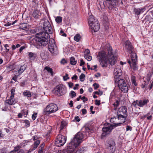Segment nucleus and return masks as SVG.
I'll return each instance as SVG.
<instances>
[{
  "label": "nucleus",
  "instance_id": "obj_12",
  "mask_svg": "<svg viewBox=\"0 0 153 153\" xmlns=\"http://www.w3.org/2000/svg\"><path fill=\"white\" fill-rule=\"evenodd\" d=\"M90 27L92 30V32L93 31L94 32H97L100 29V24L98 21H96L94 23H93L92 24H90Z\"/></svg>",
  "mask_w": 153,
  "mask_h": 153
},
{
  "label": "nucleus",
  "instance_id": "obj_48",
  "mask_svg": "<svg viewBox=\"0 0 153 153\" xmlns=\"http://www.w3.org/2000/svg\"><path fill=\"white\" fill-rule=\"evenodd\" d=\"M138 100H136V101H134L132 103V105H133L134 107H136V106L137 105H138Z\"/></svg>",
  "mask_w": 153,
  "mask_h": 153
},
{
  "label": "nucleus",
  "instance_id": "obj_8",
  "mask_svg": "<svg viewBox=\"0 0 153 153\" xmlns=\"http://www.w3.org/2000/svg\"><path fill=\"white\" fill-rule=\"evenodd\" d=\"M66 137L61 134H59L57 137V140L55 142L56 145L60 147L65 143L66 141Z\"/></svg>",
  "mask_w": 153,
  "mask_h": 153
},
{
  "label": "nucleus",
  "instance_id": "obj_50",
  "mask_svg": "<svg viewBox=\"0 0 153 153\" xmlns=\"http://www.w3.org/2000/svg\"><path fill=\"white\" fill-rule=\"evenodd\" d=\"M93 85L94 87V89L95 90L97 89L99 86V85L96 83H94Z\"/></svg>",
  "mask_w": 153,
  "mask_h": 153
},
{
  "label": "nucleus",
  "instance_id": "obj_55",
  "mask_svg": "<svg viewBox=\"0 0 153 153\" xmlns=\"http://www.w3.org/2000/svg\"><path fill=\"white\" fill-rule=\"evenodd\" d=\"M82 99L83 100V102H85L86 101H88V99L85 97L84 96H83L82 98Z\"/></svg>",
  "mask_w": 153,
  "mask_h": 153
},
{
  "label": "nucleus",
  "instance_id": "obj_36",
  "mask_svg": "<svg viewBox=\"0 0 153 153\" xmlns=\"http://www.w3.org/2000/svg\"><path fill=\"white\" fill-rule=\"evenodd\" d=\"M28 110L25 109H23L21 111V113L22 115H24V117H26L27 115L28 114Z\"/></svg>",
  "mask_w": 153,
  "mask_h": 153
},
{
  "label": "nucleus",
  "instance_id": "obj_34",
  "mask_svg": "<svg viewBox=\"0 0 153 153\" xmlns=\"http://www.w3.org/2000/svg\"><path fill=\"white\" fill-rule=\"evenodd\" d=\"M120 104V101L119 100H117L116 102L113 104L114 108V110H116L117 108L119 106Z\"/></svg>",
  "mask_w": 153,
  "mask_h": 153
},
{
  "label": "nucleus",
  "instance_id": "obj_13",
  "mask_svg": "<svg viewBox=\"0 0 153 153\" xmlns=\"http://www.w3.org/2000/svg\"><path fill=\"white\" fill-rule=\"evenodd\" d=\"M114 80L115 84L117 85L119 88H122L123 85L126 83L125 80L120 78L114 79Z\"/></svg>",
  "mask_w": 153,
  "mask_h": 153
},
{
  "label": "nucleus",
  "instance_id": "obj_39",
  "mask_svg": "<svg viewBox=\"0 0 153 153\" xmlns=\"http://www.w3.org/2000/svg\"><path fill=\"white\" fill-rule=\"evenodd\" d=\"M23 94L25 96H27L28 97H31V95L30 91L24 92L23 93Z\"/></svg>",
  "mask_w": 153,
  "mask_h": 153
},
{
  "label": "nucleus",
  "instance_id": "obj_15",
  "mask_svg": "<svg viewBox=\"0 0 153 153\" xmlns=\"http://www.w3.org/2000/svg\"><path fill=\"white\" fill-rule=\"evenodd\" d=\"M117 117L118 120L119 126H120V124L123 123L125 121L126 118L124 115L120 114H117Z\"/></svg>",
  "mask_w": 153,
  "mask_h": 153
},
{
  "label": "nucleus",
  "instance_id": "obj_45",
  "mask_svg": "<svg viewBox=\"0 0 153 153\" xmlns=\"http://www.w3.org/2000/svg\"><path fill=\"white\" fill-rule=\"evenodd\" d=\"M16 22V21H15L13 22L12 24L10 22H7L6 24L4 25V26L6 27H8L10 26L11 25H13Z\"/></svg>",
  "mask_w": 153,
  "mask_h": 153
},
{
  "label": "nucleus",
  "instance_id": "obj_64",
  "mask_svg": "<svg viewBox=\"0 0 153 153\" xmlns=\"http://www.w3.org/2000/svg\"><path fill=\"white\" fill-rule=\"evenodd\" d=\"M24 151L23 149H20L19 151V152H17V153H24Z\"/></svg>",
  "mask_w": 153,
  "mask_h": 153
},
{
  "label": "nucleus",
  "instance_id": "obj_30",
  "mask_svg": "<svg viewBox=\"0 0 153 153\" xmlns=\"http://www.w3.org/2000/svg\"><path fill=\"white\" fill-rule=\"evenodd\" d=\"M44 70H45L51 74L52 76L53 75V71L52 69L48 66L45 67Z\"/></svg>",
  "mask_w": 153,
  "mask_h": 153
},
{
  "label": "nucleus",
  "instance_id": "obj_23",
  "mask_svg": "<svg viewBox=\"0 0 153 153\" xmlns=\"http://www.w3.org/2000/svg\"><path fill=\"white\" fill-rule=\"evenodd\" d=\"M119 89L124 93H126L128 92V86L126 83H124L122 87Z\"/></svg>",
  "mask_w": 153,
  "mask_h": 153
},
{
  "label": "nucleus",
  "instance_id": "obj_56",
  "mask_svg": "<svg viewBox=\"0 0 153 153\" xmlns=\"http://www.w3.org/2000/svg\"><path fill=\"white\" fill-rule=\"evenodd\" d=\"M61 63L62 64H64L65 63H67V62L65 59H63L61 61Z\"/></svg>",
  "mask_w": 153,
  "mask_h": 153
},
{
  "label": "nucleus",
  "instance_id": "obj_29",
  "mask_svg": "<svg viewBox=\"0 0 153 153\" xmlns=\"http://www.w3.org/2000/svg\"><path fill=\"white\" fill-rule=\"evenodd\" d=\"M26 68V67L25 65H22L18 70L19 75L21 74L25 70Z\"/></svg>",
  "mask_w": 153,
  "mask_h": 153
},
{
  "label": "nucleus",
  "instance_id": "obj_57",
  "mask_svg": "<svg viewBox=\"0 0 153 153\" xmlns=\"http://www.w3.org/2000/svg\"><path fill=\"white\" fill-rule=\"evenodd\" d=\"M85 63V62L83 61V59H81L80 60V63L79 64L80 66H82L84 65Z\"/></svg>",
  "mask_w": 153,
  "mask_h": 153
},
{
  "label": "nucleus",
  "instance_id": "obj_16",
  "mask_svg": "<svg viewBox=\"0 0 153 153\" xmlns=\"http://www.w3.org/2000/svg\"><path fill=\"white\" fill-rule=\"evenodd\" d=\"M145 10L144 7L135 8L134 9V13L138 16L142 13Z\"/></svg>",
  "mask_w": 153,
  "mask_h": 153
},
{
  "label": "nucleus",
  "instance_id": "obj_31",
  "mask_svg": "<svg viewBox=\"0 0 153 153\" xmlns=\"http://www.w3.org/2000/svg\"><path fill=\"white\" fill-rule=\"evenodd\" d=\"M131 81L133 85L136 86L137 85V83L136 82V77L135 76H132L131 77Z\"/></svg>",
  "mask_w": 153,
  "mask_h": 153
},
{
  "label": "nucleus",
  "instance_id": "obj_28",
  "mask_svg": "<svg viewBox=\"0 0 153 153\" xmlns=\"http://www.w3.org/2000/svg\"><path fill=\"white\" fill-rule=\"evenodd\" d=\"M28 25L26 23H22L19 25V28L22 30H25L27 29Z\"/></svg>",
  "mask_w": 153,
  "mask_h": 153
},
{
  "label": "nucleus",
  "instance_id": "obj_61",
  "mask_svg": "<svg viewBox=\"0 0 153 153\" xmlns=\"http://www.w3.org/2000/svg\"><path fill=\"white\" fill-rule=\"evenodd\" d=\"M9 47V46L8 44H6L4 45V47L7 50V52H8L9 51V49H8V48H7V47Z\"/></svg>",
  "mask_w": 153,
  "mask_h": 153
},
{
  "label": "nucleus",
  "instance_id": "obj_44",
  "mask_svg": "<svg viewBox=\"0 0 153 153\" xmlns=\"http://www.w3.org/2000/svg\"><path fill=\"white\" fill-rule=\"evenodd\" d=\"M70 95L72 98H73L74 97L76 96V94L75 92L73 91H71L70 93Z\"/></svg>",
  "mask_w": 153,
  "mask_h": 153
},
{
  "label": "nucleus",
  "instance_id": "obj_26",
  "mask_svg": "<svg viewBox=\"0 0 153 153\" xmlns=\"http://www.w3.org/2000/svg\"><path fill=\"white\" fill-rule=\"evenodd\" d=\"M39 11L38 10H35L33 12V16L36 19H38L39 16Z\"/></svg>",
  "mask_w": 153,
  "mask_h": 153
},
{
  "label": "nucleus",
  "instance_id": "obj_46",
  "mask_svg": "<svg viewBox=\"0 0 153 153\" xmlns=\"http://www.w3.org/2000/svg\"><path fill=\"white\" fill-rule=\"evenodd\" d=\"M94 93L95 94H97V95H101L103 94V92L102 91H101L100 90H99L98 91H95L94 92Z\"/></svg>",
  "mask_w": 153,
  "mask_h": 153
},
{
  "label": "nucleus",
  "instance_id": "obj_63",
  "mask_svg": "<svg viewBox=\"0 0 153 153\" xmlns=\"http://www.w3.org/2000/svg\"><path fill=\"white\" fill-rule=\"evenodd\" d=\"M45 146V144H41L39 147V149H42L43 148L44 146Z\"/></svg>",
  "mask_w": 153,
  "mask_h": 153
},
{
  "label": "nucleus",
  "instance_id": "obj_11",
  "mask_svg": "<svg viewBox=\"0 0 153 153\" xmlns=\"http://www.w3.org/2000/svg\"><path fill=\"white\" fill-rule=\"evenodd\" d=\"M114 128L113 126L110 125L108 127H103L102 128L103 132L102 134V136L105 137L108 134H109Z\"/></svg>",
  "mask_w": 153,
  "mask_h": 153
},
{
  "label": "nucleus",
  "instance_id": "obj_32",
  "mask_svg": "<svg viewBox=\"0 0 153 153\" xmlns=\"http://www.w3.org/2000/svg\"><path fill=\"white\" fill-rule=\"evenodd\" d=\"M131 81L133 85L136 86L137 85V83L136 82V77L135 76H132L131 77Z\"/></svg>",
  "mask_w": 153,
  "mask_h": 153
},
{
  "label": "nucleus",
  "instance_id": "obj_37",
  "mask_svg": "<svg viewBox=\"0 0 153 153\" xmlns=\"http://www.w3.org/2000/svg\"><path fill=\"white\" fill-rule=\"evenodd\" d=\"M80 38L81 36L80 34H77L74 36V39L75 41L76 42H79Z\"/></svg>",
  "mask_w": 153,
  "mask_h": 153
},
{
  "label": "nucleus",
  "instance_id": "obj_41",
  "mask_svg": "<svg viewBox=\"0 0 153 153\" xmlns=\"http://www.w3.org/2000/svg\"><path fill=\"white\" fill-rule=\"evenodd\" d=\"M85 77V74L83 73L82 74L79 76V79L81 82H83L84 81V79Z\"/></svg>",
  "mask_w": 153,
  "mask_h": 153
},
{
  "label": "nucleus",
  "instance_id": "obj_2",
  "mask_svg": "<svg viewBox=\"0 0 153 153\" xmlns=\"http://www.w3.org/2000/svg\"><path fill=\"white\" fill-rule=\"evenodd\" d=\"M107 47L106 52L104 51H101L98 53L97 56L98 59L102 67H107L108 62L110 65H114L117 58V52L113 51L111 46L108 45V47Z\"/></svg>",
  "mask_w": 153,
  "mask_h": 153
},
{
  "label": "nucleus",
  "instance_id": "obj_49",
  "mask_svg": "<svg viewBox=\"0 0 153 153\" xmlns=\"http://www.w3.org/2000/svg\"><path fill=\"white\" fill-rule=\"evenodd\" d=\"M90 53V51L89 50L86 49L85 50L84 52V55L85 56H86V55H89Z\"/></svg>",
  "mask_w": 153,
  "mask_h": 153
},
{
  "label": "nucleus",
  "instance_id": "obj_51",
  "mask_svg": "<svg viewBox=\"0 0 153 153\" xmlns=\"http://www.w3.org/2000/svg\"><path fill=\"white\" fill-rule=\"evenodd\" d=\"M95 105H97L99 106L100 105V101L96 100H95Z\"/></svg>",
  "mask_w": 153,
  "mask_h": 153
},
{
  "label": "nucleus",
  "instance_id": "obj_62",
  "mask_svg": "<svg viewBox=\"0 0 153 153\" xmlns=\"http://www.w3.org/2000/svg\"><path fill=\"white\" fill-rule=\"evenodd\" d=\"M77 76L76 75L73 76L72 77V79H74L75 80H76L77 79Z\"/></svg>",
  "mask_w": 153,
  "mask_h": 153
},
{
  "label": "nucleus",
  "instance_id": "obj_21",
  "mask_svg": "<svg viewBox=\"0 0 153 153\" xmlns=\"http://www.w3.org/2000/svg\"><path fill=\"white\" fill-rule=\"evenodd\" d=\"M149 102L148 100L145 99L143 100H138V106L140 107H142L146 104Z\"/></svg>",
  "mask_w": 153,
  "mask_h": 153
},
{
  "label": "nucleus",
  "instance_id": "obj_9",
  "mask_svg": "<svg viewBox=\"0 0 153 153\" xmlns=\"http://www.w3.org/2000/svg\"><path fill=\"white\" fill-rule=\"evenodd\" d=\"M56 94L59 96L63 95L66 93V89L65 87L62 85L57 86L55 89Z\"/></svg>",
  "mask_w": 153,
  "mask_h": 153
},
{
  "label": "nucleus",
  "instance_id": "obj_4",
  "mask_svg": "<svg viewBox=\"0 0 153 153\" xmlns=\"http://www.w3.org/2000/svg\"><path fill=\"white\" fill-rule=\"evenodd\" d=\"M83 138V136L82 133L78 132L75 135L73 139L71 140V143H75V144H72L73 147L72 148H73L74 151H75V152H73V153H82L85 151V147L79 148L78 149L76 148L82 142V139Z\"/></svg>",
  "mask_w": 153,
  "mask_h": 153
},
{
  "label": "nucleus",
  "instance_id": "obj_42",
  "mask_svg": "<svg viewBox=\"0 0 153 153\" xmlns=\"http://www.w3.org/2000/svg\"><path fill=\"white\" fill-rule=\"evenodd\" d=\"M84 57L87 59L88 61H91L92 59L91 56L89 55H86V56H85Z\"/></svg>",
  "mask_w": 153,
  "mask_h": 153
},
{
  "label": "nucleus",
  "instance_id": "obj_52",
  "mask_svg": "<svg viewBox=\"0 0 153 153\" xmlns=\"http://www.w3.org/2000/svg\"><path fill=\"white\" fill-rule=\"evenodd\" d=\"M37 116V113H34L32 115V118L33 120H35L36 119V117Z\"/></svg>",
  "mask_w": 153,
  "mask_h": 153
},
{
  "label": "nucleus",
  "instance_id": "obj_38",
  "mask_svg": "<svg viewBox=\"0 0 153 153\" xmlns=\"http://www.w3.org/2000/svg\"><path fill=\"white\" fill-rule=\"evenodd\" d=\"M29 58L30 60H34L35 58V56H34V54L31 52L29 53Z\"/></svg>",
  "mask_w": 153,
  "mask_h": 153
},
{
  "label": "nucleus",
  "instance_id": "obj_24",
  "mask_svg": "<svg viewBox=\"0 0 153 153\" xmlns=\"http://www.w3.org/2000/svg\"><path fill=\"white\" fill-rule=\"evenodd\" d=\"M96 21H98L97 19H95L94 18V16L92 15H91L89 16L88 19V22L89 25L90 24H92L93 23H94Z\"/></svg>",
  "mask_w": 153,
  "mask_h": 153
},
{
  "label": "nucleus",
  "instance_id": "obj_60",
  "mask_svg": "<svg viewBox=\"0 0 153 153\" xmlns=\"http://www.w3.org/2000/svg\"><path fill=\"white\" fill-rule=\"evenodd\" d=\"M75 119L76 121H77L78 122H79L80 120V119L79 118V117L78 116L75 117Z\"/></svg>",
  "mask_w": 153,
  "mask_h": 153
},
{
  "label": "nucleus",
  "instance_id": "obj_27",
  "mask_svg": "<svg viewBox=\"0 0 153 153\" xmlns=\"http://www.w3.org/2000/svg\"><path fill=\"white\" fill-rule=\"evenodd\" d=\"M40 143L39 140H37L34 143V145L33 146L32 149H31L30 151H32L34 150H35L38 146Z\"/></svg>",
  "mask_w": 153,
  "mask_h": 153
},
{
  "label": "nucleus",
  "instance_id": "obj_43",
  "mask_svg": "<svg viewBox=\"0 0 153 153\" xmlns=\"http://www.w3.org/2000/svg\"><path fill=\"white\" fill-rule=\"evenodd\" d=\"M63 78L64 81H66L67 79H69L70 78L68 76V74H66L65 75L63 76Z\"/></svg>",
  "mask_w": 153,
  "mask_h": 153
},
{
  "label": "nucleus",
  "instance_id": "obj_3",
  "mask_svg": "<svg viewBox=\"0 0 153 153\" xmlns=\"http://www.w3.org/2000/svg\"><path fill=\"white\" fill-rule=\"evenodd\" d=\"M125 45L126 50L131 54V61L128 60V62L129 64L131 67L134 71H136L138 69L137 63V56L136 53L134 51V48L131 42L128 40L126 41Z\"/></svg>",
  "mask_w": 153,
  "mask_h": 153
},
{
  "label": "nucleus",
  "instance_id": "obj_54",
  "mask_svg": "<svg viewBox=\"0 0 153 153\" xmlns=\"http://www.w3.org/2000/svg\"><path fill=\"white\" fill-rule=\"evenodd\" d=\"M132 129V127L129 126H127L126 127V130L127 131L129 130L131 131Z\"/></svg>",
  "mask_w": 153,
  "mask_h": 153
},
{
  "label": "nucleus",
  "instance_id": "obj_1",
  "mask_svg": "<svg viewBox=\"0 0 153 153\" xmlns=\"http://www.w3.org/2000/svg\"><path fill=\"white\" fill-rule=\"evenodd\" d=\"M49 34L44 32H40L37 33L36 37L33 39L31 42L34 46L42 47L45 46L48 43V48L51 53L54 54L57 50L54 39H51L48 42Z\"/></svg>",
  "mask_w": 153,
  "mask_h": 153
},
{
  "label": "nucleus",
  "instance_id": "obj_35",
  "mask_svg": "<svg viewBox=\"0 0 153 153\" xmlns=\"http://www.w3.org/2000/svg\"><path fill=\"white\" fill-rule=\"evenodd\" d=\"M70 63L72 65H74L76 64V62L75 61V58L71 57L70 59Z\"/></svg>",
  "mask_w": 153,
  "mask_h": 153
},
{
  "label": "nucleus",
  "instance_id": "obj_5",
  "mask_svg": "<svg viewBox=\"0 0 153 153\" xmlns=\"http://www.w3.org/2000/svg\"><path fill=\"white\" fill-rule=\"evenodd\" d=\"M58 109V107L54 103H50L44 109L43 114L44 115H47L55 112Z\"/></svg>",
  "mask_w": 153,
  "mask_h": 153
},
{
  "label": "nucleus",
  "instance_id": "obj_22",
  "mask_svg": "<svg viewBox=\"0 0 153 153\" xmlns=\"http://www.w3.org/2000/svg\"><path fill=\"white\" fill-rule=\"evenodd\" d=\"M5 102L9 105H14L16 103L15 99H9L5 101Z\"/></svg>",
  "mask_w": 153,
  "mask_h": 153
},
{
  "label": "nucleus",
  "instance_id": "obj_19",
  "mask_svg": "<svg viewBox=\"0 0 153 153\" xmlns=\"http://www.w3.org/2000/svg\"><path fill=\"white\" fill-rule=\"evenodd\" d=\"M127 111L126 108L125 107L122 106L120 107L118 111L117 114H122L123 115H127Z\"/></svg>",
  "mask_w": 153,
  "mask_h": 153
},
{
  "label": "nucleus",
  "instance_id": "obj_47",
  "mask_svg": "<svg viewBox=\"0 0 153 153\" xmlns=\"http://www.w3.org/2000/svg\"><path fill=\"white\" fill-rule=\"evenodd\" d=\"M21 148V146H16L14 147V150L16 152H18L19 151L20 149V148Z\"/></svg>",
  "mask_w": 153,
  "mask_h": 153
},
{
  "label": "nucleus",
  "instance_id": "obj_14",
  "mask_svg": "<svg viewBox=\"0 0 153 153\" xmlns=\"http://www.w3.org/2000/svg\"><path fill=\"white\" fill-rule=\"evenodd\" d=\"M122 71L120 68H116L114 70V79L120 78V76L122 74Z\"/></svg>",
  "mask_w": 153,
  "mask_h": 153
},
{
  "label": "nucleus",
  "instance_id": "obj_7",
  "mask_svg": "<svg viewBox=\"0 0 153 153\" xmlns=\"http://www.w3.org/2000/svg\"><path fill=\"white\" fill-rule=\"evenodd\" d=\"M43 29L45 32V33H46L49 34L52 33V29L51 27L49 22L47 20H45L43 26Z\"/></svg>",
  "mask_w": 153,
  "mask_h": 153
},
{
  "label": "nucleus",
  "instance_id": "obj_33",
  "mask_svg": "<svg viewBox=\"0 0 153 153\" xmlns=\"http://www.w3.org/2000/svg\"><path fill=\"white\" fill-rule=\"evenodd\" d=\"M66 123L65 121H62L61 123V125L60 127L59 131L60 132L66 126Z\"/></svg>",
  "mask_w": 153,
  "mask_h": 153
},
{
  "label": "nucleus",
  "instance_id": "obj_20",
  "mask_svg": "<svg viewBox=\"0 0 153 153\" xmlns=\"http://www.w3.org/2000/svg\"><path fill=\"white\" fill-rule=\"evenodd\" d=\"M98 4L97 7L98 9L100 10V8L102 10L104 9L105 7V5L103 0H99L97 1Z\"/></svg>",
  "mask_w": 153,
  "mask_h": 153
},
{
  "label": "nucleus",
  "instance_id": "obj_18",
  "mask_svg": "<svg viewBox=\"0 0 153 153\" xmlns=\"http://www.w3.org/2000/svg\"><path fill=\"white\" fill-rule=\"evenodd\" d=\"M110 121L111 123L114 124V125H112L113 126V127L119 126L118 120L117 116L116 117L111 118L110 120Z\"/></svg>",
  "mask_w": 153,
  "mask_h": 153
},
{
  "label": "nucleus",
  "instance_id": "obj_10",
  "mask_svg": "<svg viewBox=\"0 0 153 153\" xmlns=\"http://www.w3.org/2000/svg\"><path fill=\"white\" fill-rule=\"evenodd\" d=\"M75 143H70L67 147L63 150H60L58 152V153H73L75 152V151H74L73 147L72 144H75Z\"/></svg>",
  "mask_w": 153,
  "mask_h": 153
},
{
  "label": "nucleus",
  "instance_id": "obj_17",
  "mask_svg": "<svg viewBox=\"0 0 153 153\" xmlns=\"http://www.w3.org/2000/svg\"><path fill=\"white\" fill-rule=\"evenodd\" d=\"M106 1L107 3H108L109 5V6L111 5L114 7L115 6H118L119 4L118 0H106Z\"/></svg>",
  "mask_w": 153,
  "mask_h": 153
},
{
  "label": "nucleus",
  "instance_id": "obj_59",
  "mask_svg": "<svg viewBox=\"0 0 153 153\" xmlns=\"http://www.w3.org/2000/svg\"><path fill=\"white\" fill-rule=\"evenodd\" d=\"M82 114H83L84 115L85 114L87 113V111L85 109H83L82 110Z\"/></svg>",
  "mask_w": 153,
  "mask_h": 153
},
{
  "label": "nucleus",
  "instance_id": "obj_53",
  "mask_svg": "<svg viewBox=\"0 0 153 153\" xmlns=\"http://www.w3.org/2000/svg\"><path fill=\"white\" fill-rule=\"evenodd\" d=\"M24 123H25L27 126H30V122L28 120H24Z\"/></svg>",
  "mask_w": 153,
  "mask_h": 153
},
{
  "label": "nucleus",
  "instance_id": "obj_40",
  "mask_svg": "<svg viewBox=\"0 0 153 153\" xmlns=\"http://www.w3.org/2000/svg\"><path fill=\"white\" fill-rule=\"evenodd\" d=\"M55 20L56 22L58 23H61L62 22V18L60 16H57L56 19Z\"/></svg>",
  "mask_w": 153,
  "mask_h": 153
},
{
  "label": "nucleus",
  "instance_id": "obj_25",
  "mask_svg": "<svg viewBox=\"0 0 153 153\" xmlns=\"http://www.w3.org/2000/svg\"><path fill=\"white\" fill-rule=\"evenodd\" d=\"M152 77L151 75L149 74H147L146 76L144 77V82L146 83L145 85H147L150 80Z\"/></svg>",
  "mask_w": 153,
  "mask_h": 153
},
{
  "label": "nucleus",
  "instance_id": "obj_58",
  "mask_svg": "<svg viewBox=\"0 0 153 153\" xmlns=\"http://www.w3.org/2000/svg\"><path fill=\"white\" fill-rule=\"evenodd\" d=\"M68 86L70 88H72V87L74 85V84L73 83L71 82H68Z\"/></svg>",
  "mask_w": 153,
  "mask_h": 153
},
{
  "label": "nucleus",
  "instance_id": "obj_6",
  "mask_svg": "<svg viewBox=\"0 0 153 153\" xmlns=\"http://www.w3.org/2000/svg\"><path fill=\"white\" fill-rule=\"evenodd\" d=\"M115 145L114 141L112 139L107 140L106 146L107 153H114L115 150Z\"/></svg>",
  "mask_w": 153,
  "mask_h": 153
}]
</instances>
